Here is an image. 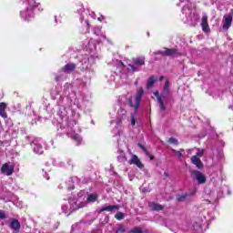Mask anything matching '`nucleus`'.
Here are the masks:
<instances>
[{"label":"nucleus","mask_w":233,"mask_h":233,"mask_svg":"<svg viewBox=\"0 0 233 233\" xmlns=\"http://www.w3.org/2000/svg\"><path fill=\"white\" fill-rule=\"evenodd\" d=\"M57 116L59 117L57 124L58 134L60 136H64V134H66L68 137H71V139L75 141L76 145H81V143H83V138L81 137L79 133H76L81 132V129H79V127L77 126L79 113H76L74 110L72 111V119L74 124H68V110H66V107H65V106H59Z\"/></svg>","instance_id":"1"},{"label":"nucleus","mask_w":233,"mask_h":233,"mask_svg":"<svg viewBox=\"0 0 233 233\" xmlns=\"http://www.w3.org/2000/svg\"><path fill=\"white\" fill-rule=\"evenodd\" d=\"M86 52L89 55H84L80 58V63H82L83 70H88L94 63H96V59H97V51L96 50V44H94V40H90L88 44L86 46Z\"/></svg>","instance_id":"2"},{"label":"nucleus","mask_w":233,"mask_h":233,"mask_svg":"<svg viewBox=\"0 0 233 233\" xmlns=\"http://www.w3.org/2000/svg\"><path fill=\"white\" fill-rule=\"evenodd\" d=\"M86 199V193L85 191H80L77 195V198H69L67 204L62 205V210L66 216H70L74 210L81 208L84 205H81Z\"/></svg>","instance_id":"3"},{"label":"nucleus","mask_w":233,"mask_h":233,"mask_svg":"<svg viewBox=\"0 0 233 233\" xmlns=\"http://www.w3.org/2000/svg\"><path fill=\"white\" fill-rule=\"evenodd\" d=\"M182 17L184 23H187V25H191V26H196L198 25V21H199V14L196 12V8L192 7V4H187L184 5L182 8Z\"/></svg>","instance_id":"4"},{"label":"nucleus","mask_w":233,"mask_h":233,"mask_svg":"<svg viewBox=\"0 0 233 233\" xmlns=\"http://www.w3.org/2000/svg\"><path fill=\"white\" fill-rule=\"evenodd\" d=\"M23 9L20 11V17L24 21H32L34 19V9L39 6L35 0H23Z\"/></svg>","instance_id":"5"},{"label":"nucleus","mask_w":233,"mask_h":233,"mask_svg":"<svg viewBox=\"0 0 233 233\" xmlns=\"http://www.w3.org/2000/svg\"><path fill=\"white\" fill-rule=\"evenodd\" d=\"M145 94V90L143 87H140L137 94L135 95V98L129 97L127 103L131 108L135 110V113L131 114V126L135 127L137 121L136 118V115L137 114V109L139 108V103H141V99H143V96Z\"/></svg>","instance_id":"6"},{"label":"nucleus","mask_w":233,"mask_h":233,"mask_svg":"<svg viewBox=\"0 0 233 233\" xmlns=\"http://www.w3.org/2000/svg\"><path fill=\"white\" fill-rule=\"evenodd\" d=\"M153 94L157 97V101L159 105V109L161 110V112H165L167 110L165 103L167 105L169 101H172V94L162 93L161 95H159V91H156Z\"/></svg>","instance_id":"7"},{"label":"nucleus","mask_w":233,"mask_h":233,"mask_svg":"<svg viewBox=\"0 0 233 233\" xmlns=\"http://www.w3.org/2000/svg\"><path fill=\"white\" fill-rule=\"evenodd\" d=\"M76 64L74 63H68L66 66H64L61 70L58 71V73L56 75V81H65L66 78V76L65 74H72L74 70H76Z\"/></svg>","instance_id":"8"},{"label":"nucleus","mask_w":233,"mask_h":233,"mask_svg":"<svg viewBox=\"0 0 233 233\" xmlns=\"http://www.w3.org/2000/svg\"><path fill=\"white\" fill-rule=\"evenodd\" d=\"M145 65V57L140 56L133 59V65L127 66L128 72H139L141 67Z\"/></svg>","instance_id":"9"},{"label":"nucleus","mask_w":233,"mask_h":233,"mask_svg":"<svg viewBox=\"0 0 233 233\" xmlns=\"http://www.w3.org/2000/svg\"><path fill=\"white\" fill-rule=\"evenodd\" d=\"M89 19H96V13L90 9H84L80 15V21L81 23L85 21L86 25H87V29L90 28Z\"/></svg>","instance_id":"10"},{"label":"nucleus","mask_w":233,"mask_h":233,"mask_svg":"<svg viewBox=\"0 0 233 233\" xmlns=\"http://www.w3.org/2000/svg\"><path fill=\"white\" fill-rule=\"evenodd\" d=\"M154 55L167 56L169 57H179V56H181V53L177 52V50L176 49L165 48L164 50L155 52Z\"/></svg>","instance_id":"11"},{"label":"nucleus","mask_w":233,"mask_h":233,"mask_svg":"<svg viewBox=\"0 0 233 233\" xmlns=\"http://www.w3.org/2000/svg\"><path fill=\"white\" fill-rule=\"evenodd\" d=\"M192 176L196 181H198V185H205L207 183V177L203 175L200 171L193 170Z\"/></svg>","instance_id":"12"},{"label":"nucleus","mask_w":233,"mask_h":233,"mask_svg":"<svg viewBox=\"0 0 233 233\" xmlns=\"http://www.w3.org/2000/svg\"><path fill=\"white\" fill-rule=\"evenodd\" d=\"M31 147L35 154H39V155L43 154L44 149H43V145L41 144V139H35L31 143Z\"/></svg>","instance_id":"13"},{"label":"nucleus","mask_w":233,"mask_h":233,"mask_svg":"<svg viewBox=\"0 0 233 233\" xmlns=\"http://www.w3.org/2000/svg\"><path fill=\"white\" fill-rule=\"evenodd\" d=\"M232 26V15L228 14L224 15L222 20V28L223 30H228Z\"/></svg>","instance_id":"14"},{"label":"nucleus","mask_w":233,"mask_h":233,"mask_svg":"<svg viewBox=\"0 0 233 233\" xmlns=\"http://www.w3.org/2000/svg\"><path fill=\"white\" fill-rule=\"evenodd\" d=\"M200 25L203 32H205L206 34H208V32H210V26H208V16L207 15V14H203Z\"/></svg>","instance_id":"15"},{"label":"nucleus","mask_w":233,"mask_h":233,"mask_svg":"<svg viewBox=\"0 0 233 233\" xmlns=\"http://www.w3.org/2000/svg\"><path fill=\"white\" fill-rule=\"evenodd\" d=\"M1 172L4 176H12L14 174V166L5 163L2 166Z\"/></svg>","instance_id":"16"},{"label":"nucleus","mask_w":233,"mask_h":233,"mask_svg":"<svg viewBox=\"0 0 233 233\" xmlns=\"http://www.w3.org/2000/svg\"><path fill=\"white\" fill-rule=\"evenodd\" d=\"M124 68H125V65L123 64V62L117 61L115 75H111L109 81H116V76L117 77V74H121Z\"/></svg>","instance_id":"17"},{"label":"nucleus","mask_w":233,"mask_h":233,"mask_svg":"<svg viewBox=\"0 0 233 233\" xmlns=\"http://www.w3.org/2000/svg\"><path fill=\"white\" fill-rule=\"evenodd\" d=\"M117 208H119V206L117 205H106L98 209V214H101V212H114V210H117Z\"/></svg>","instance_id":"18"},{"label":"nucleus","mask_w":233,"mask_h":233,"mask_svg":"<svg viewBox=\"0 0 233 233\" xmlns=\"http://www.w3.org/2000/svg\"><path fill=\"white\" fill-rule=\"evenodd\" d=\"M9 227L12 230H15V232H19V230H21V223H19V220L17 219L11 220Z\"/></svg>","instance_id":"19"},{"label":"nucleus","mask_w":233,"mask_h":233,"mask_svg":"<svg viewBox=\"0 0 233 233\" xmlns=\"http://www.w3.org/2000/svg\"><path fill=\"white\" fill-rule=\"evenodd\" d=\"M116 119L117 121H123L127 119V109L120 107L117 111Z\"/></svg>","instance_id":"20"},{"label":"nucleus","mask_w":233,"mask_h":233,"mask_svg":"<svg viewBox=\"0 0 233 233\" xmlns=\"http://www.w3.org/2000/svg\"><path fill=\"white\" fill-rule=\"evenodd\" d=\"M191 163L193 165H196L197 168H203V162H201V158L198 157V156L191 157Z\"/></svg>","instance_id":"21"},{"label":"nucleus","mask_w":233,"mask_h":233,"mask_svg":"<svg viewBox=\"0 0 233 233\" xmlns=\"http://www.w3.org/2000/svg\"><path fill=\"white\" fill-rule=\"evenodd\" d=\"M130 165H136L137 166L138 168H143V164L141 163V160H139V157H137V156L133 155L130 161H129Z\"/></svg>","instance_id":"22"},{"label":"nucleus","mask_w":233,"mask_h":233,"mask_svg":"<svg viewBox=\"0 0 233 233\" xmlns=\"http://www.w3.org/2000/svg\"><path fill=\"white\" fill-rule=\"evenodd\" d=\"M194 150H197L196 155L197 157H203L204 154H205V149H201V148H192V149H187L188 154H192L194 152Z\"/></svg>","instance_id":"23"},{"label":"nucleus","mask_w":233,"mask_h":233,"mask_svg":"<svg viewBox=\"0 0 233 233\" xmlns=\"http://www.w3.org/2000/svg\"><path fill=\"white\" fill-rule=\"evenodd\" d=\"M194 194H196V189L193 190V192L190 194L186 193V194L178 195L177 197V201H185V199H187V198H190V196H194Z\"/></svg>","instance_id":"24"},{"label":"nucleus","mask_w":233,"mask_h":233,"mask_svg":"<svg viewBox=\"0 0 233 233\" xmlns=\"http://www.w3.org/2000/svg\"><path fill=\"white\" fill-rule=\"evenodd\" d=\"M69 99H71V103H73V105H76L77 108H81V105L79 104V99H77V96H76V94H71L69 96Z\"/></svg>","instance_id":"25"},{"label":"nucleus","mask_w":233,"mask_h":233,"mask_svg":"<svg viewBox=\"0 0 233 233\" xmlns=\"http://www.w3.org/2000/svg\"><path fill=\"white\" fill-rule=\"evenodd\" d=\"M156 81H157V77H156V76H150V77L148 78V80H147V89L152 88V86H154Z\"/></svg>","instance_id":"26"},{"label":"nucleus","mask_w":233,"mask_h":233,"mask_svg":"<svg viewBox=\"0 0 233 233\" xmlns=\"http://www.w3.org/2000/svg\"><path fill=\"white\" fill-rule=\"evenodd\" d=\"M148 207L151 210H163V206L155 202H149Z\"/></svg>","instance_id":"27"},{"label":"nucleus","mask_w":233,"mask_h":233,"mask_svg":"<svg viewBox=\"0 0 233 233\" xmlns=\"http://www.w3.org/2000/svg\"><path fill=\"white\" fill-rule=\"evenodd\" d=\"M5 110H6V104L0 103V116L1 117H4V119H6L8 116L6 115V113H5Z\"/></svg>","instance_id":"28"},{"label":"nucleus","mask_w":233,"mask_h":233,"mask_svg":"<svg viewBox=\"0 0 233 233\" xmlns=\"http://www.w3.org/2000/svg\"><path fill=\"white\" fill-rule=\"evenodd\" d=\"M86 201L87 203H96V201H97V194L93 193V194L87 195Z\"/></svg>","instance_id":"29"},{"label":"nucleus","mask_w":233,"mask_h":233,"mask_svg":"<svg viewBox=\"0 0 233 233\" xmlns=\"http://www.w3.org/2000/svg\"><path fill=\"white\" fill-rule=\"evenodd\" d=\"M162 93L163 94H172V93H170V82H168V80L166 81Z\"/></svg>","instance_id":"30"},{"label":"nucleus","mask_w":233,"mask_h":233,"mask_svg":"<svg viewBox=\"0 0 233 233\" xmlns=\"http://www.w3.org/2000/svg\"><path fill=\"white\" fill-rule=\"evenodd\" d=\"M116 219H117L118 221H121V219H125V214H123L122 212H117L115 215Z\"/></svg>","instance_id":"31"},{"label":"nucleus","mask_w":233,"mask_h":233,"mask_svg":"<svg viewBox=\"0 0 233 233\" xmlns=\"http://www.w3.org/2000/svg\"><path fill=\"white\" fill-rule=\"evenodd\" d=\"M172 152L177 154V157H183V152H185V149H180L179 151L176 149H171Z\"/></svg>","instance_id":"32"},{"label":"nucleus","mask_w":233,"mask_h":233,"mask_svg":"<svg viewBox=\"0 0 233 233\" xmlns=\"http://www.w3.org/2000/svg\"><path fill=\"white\" fill-rule=\"evenodd\" d=\"M167 143H170L171 145H179L177 138H174V137H170L168 139Z\"/></svg>","instance_id":"33"},{"label":"nucleus","mask_w":233,"mask_h":233,"mask_svg":"<svg viewBox=\"0 0 233 233\" xmlns=\"http://www.w3.org/2000/svg\"><path fill=\"white\" fill-rule=\"evenodd\" d=\"M125 232H127V229H125V226L123 225H120L116 231V233H125Z\"/></svg>","instance_id":"34"},{"label":"nucleus","mask_w":233,"mask_h":233,"mask_svg":"<svg viewBox=\"0 0 233 233\" xmlns=\"http://www.w3.org/2000/svg\"><path fill=\"white\" fill-rule=\"evenodd\" d=\"M93 34H95V35H99V34H101V27L96 26L93 29Z\"/></svg>","instance_id":"35"},{"label":"nucleus","mask_w":233,"mask_h":233,"mask_svg":"<svg viewBox=\"0 0 233 233\" xmlns=\"http://www.w3.org/2000/svg\"><path fill=\"white\" fill-rule=\"evenodd\" d=\"M129 233H143V229H141V228H135L131 229Z\"/></svg>","instance_id":"36"},{"label":"nucleus","mask_w":233,"mask_h":233,"mask_svg":"<svg viewBox=\"0 0 233 233\" xmlns=\"http://www.w3.org/2000/svg\"><path fill=\"white\" fill-rule=\"evenodd\" d=\"M137 146L139 147V148H141V150H143L146 153V156H148V150H147V147H145L143 144L139 143Z\"/></svg>","instance_id":"37"},{"label":"nucleus","mask_w":233,"mask_h":233,"mask_svg":"<svg viewBox=\"0 0 233 233\" xmlns=\"http://www.w3.org/2000/svg\"><path fill=\"white\" fill-rule=\"evenodd\" d=\"M69 187H68V189L69 190H74V179L73 178H70L69 179Z\"/></svg>","instance_id":"38"},{"label":"nucleus","mask_w":233,"mask_h":233,"mask_svg":"<svg viewBox=\"0 0 233 233\" xmlns=\"http://www.w3.org/2000/svg\"><path fill=\"white\" fill-rule=\"evenodd\" d=\"M0 219H6V214L3 210H0Z\"/></svg>","instance_id":"39"},{"label":"nucleus","mask_w":233,"mask_h":233,"mask_svg":"<svg viewBox=\"0 0 233 233\" xmlns=\"http://www.w3.org/2000/svg\"><path fill=\"white\" fill-rule=\"evenodd\" d=\"M147 156H148L149 157V159H154V156H152V155H150V153H148V155H147Z\"/></svg>","instance_id":"40"},{"label":"nucleus","mask_w":233,"mask_h":233,"mask_svg":"<svg viewBox=\"0 0 233 233\" xmlns=\"http://www.w3.org/2000/svg\"><path fill=\"white\" fill-rule=\"evenodd\" d=\"M165 79V76H160L159 78H158V81H163Z\"/></svg>","instance_id":"41"},{"label":"nucleus","mask_w":233,"mask_h":233,"mask_svg":"<svg viewBox=\"0 0 233 233\" xmlns=\"http://www.w3.org/2000/svg\"><path fill=\"white\" fill-rule=\"evenodd\" d=\"M44 177H45L46 179H50V177H48V175H47L46 173L44 175Z\"/></svg>","instance_id":"42"},{"label":"nucleus","mask_w":233,"mask_h":233,"mask_svg":"<svg viewBox=\"0 0 233 233\" xmlns=\"http://www.w3.org/2000/svg\"><path fill=\"white\" fill-rule=\"evenodd\" d=\"M119 137L120 139H125V137H123V135L119 134Z\"/></svg>","instance_id":"43"},{"label":"nucleus","mask_w":233,"mask_h":233,"mask_svg":"<svg viewBox=\"0 0 233 233\" xmlns=\"http://www.w3.org/2000/svg\"><path fill=\"white\" fill-rule=\"evenodd\" d=\"M55 23L57 24V16H55Z\"/></svg>","instance_id":"44"},{"label":"nucleus","mask_w":233,"mask_h":233,"mask_svg":"<svg viewBox=\"0 0 233 233\" xmlns=\"http://www.w3.org/2000/svg\"><path fill=\"white\" fill-rule=\"evenodd\" d=\"M103 17H98L97 20L98 21H102Z\"/></svg>","instance_id":"45"},{"label":"nucleus","mask_w":233,"mask_h":233,"mask_svg":"<svg viewBox=\"0 0 233 233\" xmlns=\"http://www.w3.org/2000/svg\"><path fill=\"white\" fill-rule=\"evenodd\" d=\"M121 144V142L118 140V145H120Z\"/></svg>","instance_id":"46"},{"label":"nucleus","mask_w":233,"mask_h":233,"mask_svg":"<svg viewBox=\"0 0 233 233\" xmlns=\"http://www.w3.org/2000/svg\"><path fill=\"white\" fill-rule=\"evenodd\" d=\"M104 37V39H106V36H103Z\"/></svg>","instance_id":"47"},{"label":"nucleus","mask_w":233,"mask_h":233,"mask_svg":"<svg viewBox=\"0 0 233 233\" xmlns=\"http://www.w3.org/2000/svg\"><path fill=\"white\" fill-rule=\"evenodd\" d=\"M0 128H1V122H0Z\"/></svg>","instance_id":"48"}]
</instances>
